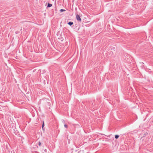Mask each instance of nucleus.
Listing matches in <instances>:
<instances>
[{"label":"nucleus","mask_w":153,"mask_h":153,"mask_svg":"<svg viewBox=\"0 0 153 153\" xmlns=\"http://www.w3.org/2000/svg\"><path fill=\"white\" fill-rule=\"evenodd\" d=\"M76 19L77 21L79 22H81V19L80 16L78 14H77L76 15Z\"/></svg>","instance_id":"nucleus-1"},{"label":"nucleus","mask_w":153,"mask_h":153,"mask_svg":"<svg viewBox=\"0 0 153 153\" xmlns=\"http://www.w3.org/2000/svg\"><path fill=\"white\" fill-rule=\"evenodd\" d=\"M73 24H74L73 22H69L68 23V24L69 25H70V26H72L73 25Z\"/></svg>","instance_id":"nucleus-2"},{"label":"nucleus","mask_w":153,"mask_h":153,"mask_svg":"<svg viewBox=\"0 0 153 153\" xmlns=\"http://www.w3.org/2000/svg\"><path fill=\"white\" fill-rule=\"evenodd\" d=\"M52 4H50L49 3H48V5L47 6V7H50L52 6Z\"/></svg>","instance_id":"nucleus-3"},{"label":"nucleus","mask_w":153,"mask_h":153,"mask_svg":"<svg viewBox=\"0 0 153 153\" xmlns=\"http://www.w3.org/2000/svg\"><path fill=\"white\" fill-rule=\"evenodd\" d=\"M59 11L60 12H62L63 11H65V10L64 9H62L60 10Z\"/></svg>","instance_id":"nucleus-4"},{"label":"nucleus","mask_w":153,"mask_h":153,"mask_svg":"<svg viewBox=\"0 0 153 153\" xmlns=\"http://www.w3.org/2000/svg\"><path fill=\"white\" fill-rule=\"evenodd\" d=\"M119 137V136L117 135H116L115 136V137L116 139L118 138Z\"/></svg>","instance_id":"nucleus-5"},{"label":"nucleus","mask_w":153,"mask_h":153,"mask_svg":"<svg viewBox=\"0 0 153 153\" xmlns=\"http://www.w3.org/2000/svg\"><path fill=\"white\" fill-rule=\"evenodd\" d=\"M44 126V122H43V124H42V128L43 130V128Z\"/></svg>","instance_id":"nucleus-6"},{"label":"nucleus","mask_w":153,"mask_h":153,"mask_svg":"<svg viewBox=\"0 0 153 153\" xmlns=\"http://www.w3.org/2000/svg\"><path fill=\"white\" fill-rule=\"evenodd\" d=\"M41 145V142H39V146H40Z\"/></svg>","instance_id":"nucleus-7"},{"label":"nucleus","mask_w":153,"mask_h":153,"mask_svg":"<svg viewBox=\"0 0 153 153\" xmlns=\"http://www.w3.org/2000/svg\"><path fill=\"white\" fill-rule=\"evenodd\" d=\"M64 126L66 128H67V127H68V126L67 125H66V124L64 125Z\"/></svg>","instance_id":"nucleus-8"}]
</instances>
